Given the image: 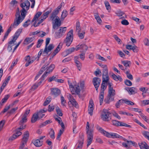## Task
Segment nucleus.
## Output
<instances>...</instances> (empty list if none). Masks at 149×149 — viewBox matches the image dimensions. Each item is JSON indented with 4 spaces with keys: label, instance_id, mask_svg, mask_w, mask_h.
Instances as JSON below:
<instances>
[{
    "label": "nucleus",
    "instance_id": "obj_3",
    "mask_svg": "<svg viewBox=\"0 0 149 149\" xmlns=\"http://www.w3.org/2000/svg\"><path fill=\"white\" fill-rule=\"evenodd\" d=\"M102 83L101 85V92L100 93L99 97L100 103V105L102 104L104 100V91L107 87L106 84H108V85L109 83H111V82L109 81V80L102 79Z\"/></svg>",
    "mask_w": 149,
    "mask_h": 149
},
{
    "label": "nucleus",
    "instance_id": "obj_27",
    "mask_svg": "<svg viewBox=\"0 0 149 149\" xmlns=\"http://www.w3.org/2000/svg\"><path fill=\"white\" fill-rule=\"evenodd\" d=\"M33 144L36 146L39 147L42 145V142L39 139H37L34 141Z\"/></svg>",
    "mask_w": 149,
    "mask_h": 149
},
{
    "label": "nucleus",
    "instance_id": "obj_20",
    "mask_svg": "<svg viewBox=\"0 0 149 149\" xmlns=\"http://www.w3.org/2000/svg\"><path fill=\"white\" fill-rule=\"evenodd\" d=\"M22 134V132L19 131L16 132V133L14 134L12 136L10 137L9 139V140L13 141L15 139L19 136Z\"/></svg>",
    "mask_w": 149,
    "mask_h": 149
},
{
    "label": "nucleus",
    "instance_id": "obj_49",
    "mask_svg": "<svg viewBox=\"0 0 149 149\" xmlns=\"http://www.w3.org/2000/svg\"><path fill=\"white\" fill-rule=\"evenodd\" d=\"M104 3L106 9L108 10L111 9V7L109 2L107 1H106Z\"/></svg>",
    "mask_w": 149,
    "mask_h": 149
},
{
    "label": "nucleus",
    "instance_id": "obj_31",
    "mask_svg": "<svg viewBox=\"0 0 149 149\" xmlns=\"http://www.w3.org/2000/svg\"><path fill=\"white\" fill-rule=\"evenodd\" d=\"M27 116L25 115H23L22 117V120L20 121L19 123V125H22V124H24V123L26 122L27 121Z\"/></svg>",
    "mask_w": 149,
    "mask_h": 149
},
{
    "label": "nucleus",
    "instance_id": "obj_48",
    "mask_svg": "<svg viewBox=\"0 0 149 149\" xmlns=\"http://www.w3.org/2000/svg\"><path fill=\"white\" fill-rule=\"evenodd\" d=\"M142 134L149 141V132L147 131H144Z\"/></svg>",
    "mask_w": 149,
    "mask_h": 149
},
{
    "label": "nucleus",
    "instance_id": "obj_53",
    "mask_svg": "<svg viewBox=\"0 0 149 149\" xmlns=\"http://www.w3.org/2000/svg\"><path fill=\"white\" fill-rule=\"evenodd\" d=\"M124 103L128 105H132L134 104V103L133 102L130 101L127 99L124 100Z\"/></svg>",
    "mask_w": 149,
    "mask_h": 149
},
{
    "label": "nucleus",
    "instance_id": "obj_21",
    "mask_svg": "<svg viewBox=\"0 0 149 149\" xmlns=\"http://www.w3.org/2000/svg\"><path fill=\"white\" fill-rule=\"evenodd\" d=\"M58 14V11L57 10H54L51 14L50 18L52 21H54L56 18L57 15Z\"/></svg>",
    "mask_w": 149,
    "mask_h": 149
},
{
    "label": "nucleus",
    "instance_id": "obj_7",
    "mask_svg": "<svg viewBox=\"0 0 149 149\" xmlns=\"http://www.w3.org/2000/svg\"><path fill=\"white\" fill-rule=\"evenodd\" d=\"M20 20V17L19 16V17L17 18L15 17L14 20L13 24L11 25L10 26L6 32L9 33L11 30L12 28L16 27L22 22Z\"/></svg>",
    "mask_w": 149,
    "mask_h": 149
},
{
    "label": "nucleus",
    "instance_id": "obj_18",
    "mask_svg": "<svg viewBox=\"0 0 149 149\" xmlns=\"http://www.w3.org/2000/svg\"><path fill=\"white\" fill-rule=\"evenodd\" d=\"M63 44V43L62 42H60L59 43L57 47L55 49L52 54V57L54 56L62 48Z\"/></svg>",
    "mask_w": 149,
    "mask_h": 149
},
{
    "label": "nucleus",
    "instance_id": "obj_17",
    "mask_svg": "<svg viewBox=\"0 0 149 149\" xmlns=\"http://www.w3.org/2000/svg\"><path fill=\"white\" fill-rule=\"evenodd\" d=\"M52 94L55 97H57L61 93L60 89L56 88L51 89Z\"/></svg>",
    "mask_w": 149,
    "mask_h": 149
},
{
    "label": "nucleus",
    "instance_id": "obj_8",
    "mask_svg": "<svg viewBox=\"0 0 149 149\" xmlns=\"http://www.w3.org/2000/svg\"><path fill=\"white\" fill-rule=\"evenodd\" d=\"M112 85V84L111 83H108L109 89L108 96L109 97V99H111V101L113 100L114 97H113L116 95L115 90L111 87Z\"/></svg>",
    "mask_w": 149,
    "mask_h": 149
},
{
    "label": "nucleus",
    "instance_id": "obj_58",
    "mask_svg": "<svg viewBox=\"0 0 149 149\" xmlns=\"http://www.w3.org/2000/svg\"><path fill=\"white\" fill-rule=\"evenodd\" d=\"M55 108V107L52 104L49 105L48 106V111L49 112H51Z\"/></svg>",
    "mask_w": 149,
    "mask_h": 149
},
{
    "label": "nucleus",
    "instance_id": "obj_51",
    "mask_svg": "<svg viewBox=\"0 0 149 149\" xmlns=\"http://www.w3.org/2000/svg\"><path fill=\"white\" fill-rule=\"evenodd\" d=\"M61 105L63 106H65V104L66 103V100H65L64 97L63 96H61Z\"/></svg>",
    "mask_w": 149,
    "mask_h": 149
},
{
    "label": "nucleus",
    "instance_id": "obj_33",
    "mask_svg": "<svg viewBox=\"0 0 149 149\" xmlns=\"http://www.w3.org/2000/svg\"><path fill=\"white\" fill-rule=\"evenodd\" d=\"M45 19H43V18H42L41 17H40L38 19L39 22L38 23H37V24H36V21H35V22L33 24V26L35 27H36L38 26H39V24L42 23Z\"/></svg>",
    "mask_w": 149,
    "mask_h": 149
},
{
    "label": "nucleus",
    "instance_id": "obj_47",
    "mask_svg": "<svg viewBox=\"0 0 149 149\" xmlns=\"http://www.w3.org/2000/svg\"><path fill=\"white\" fill-rule=\"evenodd\" d=\"M56 111L57 114L60 116H61L63 115L60 109L58 107L56 108Z\"/></svg>",
    "mask_w": 149,
    "mask_h": 149
},
{
    "label": "nucleus",
    "instance_id": "obj_61",
    "mask_svg": "<svg viewBox=\"0 0 149 149\" xmlns=\"http://www.w3.org/2000/svg\"><path fill=\"white\" fill-rule=\"evenodd\" d=\"M39 86L36 83H35L33 86H32L31 89L30 90L31 91H34L36 90L38 87Z\"/></svg>",
    "mask_w": 149,
    "mask_h": 149
},
{
    "label": "nucleus",
    "instance_id": "obj_4",
    "mask_svg": "<svg viewBox=\"0 0 149 149\" xmlns=\"http://www.w3.org/2000/svg\"><path fill=\"white\" fill-rule=\"evenodd\" d=\"M73 39V30L72 29L68 33L66 37L64 40V43L65 44L66 46L69 47L72 43Z\"/></svg>",
    "mask_w": 149,
    "mask_h": 149
},
{
    "label": "nucleus",
    "instance_id": "obj_50",
    "mask_svg": "<svg viewBox=\"0 0 149 149\" xmlns=\"http://www.w3.org/2000/svg\"><path fill=\"white\" fill-rule=\"evenodd\" d=\"M77 34L79 38L81 39H82L84 37L85 32H82V33H80V32H78Z\"/></svg>",
    "mask_w": 149,
    "mask_h": 149
},
{
    "label": "nucleus",
    "instance_id": "obj_41",
    "mask_svg": "<svg viewBox=\"0 0 149 149\" xmlns=\"http://www.w3.org/2000/svg\"><path fill=\"white\" fill-rule=\"evenodd\" d=\"M123 103H124V100H120L116 103V108H118L120 106V105Z\"/></svg>",
    "mask_w": 149,
    "mask_h": 149
},
{
    "label": "nucleus",
    "instance_id": "obj_60",
    "mask_svg": "<svg viewBox=\"0 0 149 149\" xmlns=\"http://www.w3.org/2000/svg\"><path fill=\"white\" fill-rule=\"evenodd\" d=\"M68 83L69 86L70 88V90L71 91L74 92L73 89H74V87L73 85L70 82V81L69 80L68 81Z\"/></svg>",
    "mask_w": 149,
    "mask_h": 149
},
{
    "label": "nucleus",
    "instance_id": "obj_44",
    "mask_svg": "<svg viewBox=\"0 0 149 149\" xmlns=\"http://www.w3.org/2000/svg\"><path fill=\"white\" fill-rule=\"evenodd\" d=\"M74 62L79 70H81V62L79 61H76Z\"/></svg>",
    "mask_w": 149,
    "mask_h": 149
},
{
    "label": "nucleus",
    "instance_id": "obj_63",
    "mask_svg": "<svg viewBox=\"0 0 149 149\" xmlns=\"http://www.w3.org/2000/svg\"><path fill=\"white\" fill-rule=\"evenodd\" d=\"M125 84L127 86H130L132 85V82L129 80L126 79L124 81Z\"/></svg>",
    "mask_w": 149,
    "mask_h": 149
},
{
    "label": "nucleus",
    "instance_id": "obj_56",
    "mask_svg": "<svg viewBox=\"0 0 149 149\" xmlns=\"http://www.w3.org/2000/svg\"><path fill=\"white\" fill-rule=\"evenodd\" d=\"M49 73V72L46 70L41 77V79L42 80H44L45 79V77H46L47 76L48 74Z\"/></svg>",
    "mask_w": 149,
    "mask_h": 149
},
{
    "label": "nucleus",
    "instance_id": "obj_16",
    "mask_svg": "<svg viewBox=\"0 0 149 149\" xmlns=\"http://www.w3.org/2000/svg\"><path fill=\"white\" fill-rule=\"evenodd\" d=\"M47 111V109L44 108L43 109H40L39 111L36 112V113L37 114L39 119H40L44 116L45 115V114L43 113L46 112Z\"/></svg>",
    "mask_w": 149,
    "mask_h": 149
},
{
    "label": "nucleus",
    "instance_id": "obj_39",
    "mask_svg": "<svg viewBox=\"0 0 149 149\" xmlns=\"http://www.w3.org/2000/svg\"><path fill=\"white\" fill-rule=\"evenodd\" d=\"M54 68L55 65L54 64H51L49 67L47 69V71L50 73V72L52 71Z\"/></svg>",
    "mask_w": 149,
    "mask_h": 149
},
{
    "label": "nucleus",
    "instance_id": "obj_14",
    "mask_svg": "<svg viewBox=\"0 0 149 149\" xmlns=\"http://www.w3.org/2000/svg\"><path fill=\"white\" fill-rule=\"evenodd\" d=\"M100 79L98 77H95L93 79V83L96 90L98 92V89L100 86Z\"/></svg>",
    "mask_w": 149,
    "mask_h": 149
},
{
    "label": "nucleus",
    "instance_id": "obj_57",
    "mask_svg": "<svg viewBox=\"0 0 149 149\" xmlns=\"http://www.w3.org/2000/svg\"><path fill=\"white\" fill-rule=\"evenodd\" d=\"M49 73V72L46 70L41 77V79L42 80H44L45 79V77H46L47 76L48 74Z\"/></svg>",
    "mask_w": 149,
    "mask_h": 149
},
{
    "label": "nucleus",
    "instance_id": "obj_45",
    "mask_svg": "<svg viewBox=\"0 0 149 149\" xmlns=\"http://www.w3.org/2000/svg\"><path fill=\"white\" fill-rule=\"evenodd\" d=\"M75 49V48L74 47H72L67 50L66 51V52L67 54H69L74 52Z\"/></svg>",
    "mask_w": 149,
    "mask_h": 149
},
{
    "label": "nucleus",
    "instance_id": "obj_29",
    "mask_svg": "<svg viewBox=\"0 0 149 149\" xmlns=\"http://www.w3.org/2000/svg\"><path fill=\"white\" fill-rule=\"evenodd\" d=\"M84 139H81V140H79L78 143V146L76 149H81L83 144Z\"/></svg>",
    "mask_w": 149,
    "mask_h": 149
},
{
    "label": "nucleus",
    "instance_id": "obj_42",
    "mask_svg": "<svg viewBox=\"0 0 149 149\" xmlns=\"http://www.w3.org/2000/svg\"><path fill=\"white\" fill-rule=\"evenodd\" d=\"M127 77L130 79L132 80L133 79L132 75L130 73L129 71H127L125 72Z\"/></svg>",
    "mask_w": 149,
    "mask_h": 149
},
{
    "label": "nucleus",
    "instance_id": "obj_13",
    "mask_svg": "<svg viewBox=\"0 0 149 149\" xmlns=\"http://www.w3.org/2000/svg\"><path fill=\"white\" fill-rule=\"evenodd\" d=\"M68 99L69 102H68L69 104H71L72 105L76 108L78 107V104L75 100L73 98V97L70 94L68 95Z\"/></svg>",
    "mask_w": 149,
    "mask_h": 149
},
{
    "label": "nucleus",
    "instance_id": "obj_26",
    "mask_svg": "<svg viewBox=\"0 0 149 149\" xmlns=\"http://www.w3.org/2000/svg\"><path fill=\"white\" fill-rule=\"evenodd\" d=\"M137 90L136 88L134 87L130 88L128 91L130 95L134 94L137 93Z\"/></svg>",
    "mask_w": 149,
    "mask_h": 149
},
{
    "label": "nucleus",
    "instance_id": "obj_55",
    "mask_svg": "<svg viewBox=\"0 0 149 149\" xmlns=\"http://www.w3.org/2000/svg\"><path fill=\"white\" fill-rule=\"evenodd\" d=\"M9 96L8 95H6L5 96V97L3 98L1 100L2 103V104L5 102L8 99Z\"/></svg>",
    "mask_w": 149,
    "mask_h": 149
},
{
    "label": "nucleus",
    "instance_id": "obj_34",
    "mask_svg": "<svg viewBox=\"0 0 149 149\" xmlns=\"http://www.w3.org/2000/svg\"><path fill=\"white\" fill-rule=\"evenodd\" d=\"M51 10L48 11L44 13L41 17L43 19H46L48 16L49 14L51 12Z\"/></svg>",
    "mask_w": 149,
    "mask_h": 149
},
{
    "label": "nucleus",
    "instance_id": "obj_23",
    "mask_svg": "<svg viewBox=\"0 0 149 149\" xmlns=\"http://www.w3.org/2000/svg\"><path fill=\"white\" fill-rule=\"evenodd\" d=\"M139 144L141 149H149V146L145 142L139 143Z\"/></svg>",
    "mask_w": 149,
    "mask_h": 149
},
{
    "label": "nucleus",
    "instance_id": "obj_35",
    "mask_svg": "<svg viewBox=\"0 0 149 149\" xmlns=\"http://www.w3.org/2000/svg\"><path fill=\"white\" fill-rule=\"evenodd\" d=\"M14 105V104L13 103L10 105L5 106V108L3 109V111H2V113H4L6 112L10 108V107H13Z\"/></svg>",
    "mask_w": 149,
    "mask_h": 149
},
{
    "label": "nucleus",
    "instance_id": "obj_2",
    "mask_svg": "<svg viewBox=\"0 0 149 149\" xmlns=\"http://www.w3.org/2000/svg\"><path fill=\"white\" fill-rule=\"evenodd\" d=\"M97 129L101 133L108 137L111 138L113 139L119 138L122 139L124 141L126 140L125 139L119 135L117 133H109L100 127H97Z\"/></svg>",
    "mask_w": 149,
    "mask_h": 149
},
{
    "label": "nucleus",
    "instance_id": "obj_1",
    "mask_svg": "<svg viewBox=\"0 0 149 149\" xmlns=\"http://www.w3.org/2000/svg\"><path fill=\"white\" fill-rule=\"evenodd\" d=\"M20 3V6L22 9L20 12L19 8H17L15 17H20V20L22 21L26 15L27 11L29 8L30 4L28 0H21Z\"/></svg>",
    "mask_w": 149,
    "mask_h": 149
},
{
    "label": "nucleus",
    "instance_id": "obj_10",
    "mask_svg": "<svg viewBox=\"0 0 149 149\" xmlns=\"http://www.w3.org/2000/svg\"><path fill=\"white\" fill-rule=\"evenodd\" d=\"M110 114V113L108 110L104 109L101 115V118L104 121H108L109 120V118L110 119H111L109 116Z\"/></svg>",
    "mask_w": 149,
    "mask_h": 149
},
{
    "label": "nucleus",
    "instance_id": "obj_59",
    "mask_svg": "<svg viewBox=\"0 0 149 149\" xmlns=\"http://www.w3.org/2000/svg\"><path fill=\"white\" fill-rule=\"evenodd\" d=\"M18 60L16 59V60L13 61L12 62V64L9 68V69L11 70L14 67V66L17 63Z\"/></svg>",
    "mask_w": 149,
    "mask_h": 149
},
{
    "label": "nucleus",
    "instance_id": "obj_46",
    "mask_svg": "<svg viewBox=\"0 0 149 149\" xmlns=\"http://www.w3.org/2000/svg\"><path fill=\"white\" fill-rule=\"evenodd\" d=\"M20 126L16 129V132L17 131H20L24 129L26 126V125L24 124H22V125H20Z\"/></svg>",
    "mask_w": 149,
    "mask_h": 149
},
{
    "label": "nucleus",
    "instance_id": "obj_11",
    "mask_svg": "<svg viewBox=\"0 0 149 149\" xmlns=\"http://www.w3.org/2000/svg\"><path fill=\"white\" fill-rule=\"evenodd\" d=\"M102 67L103 68L102 79L109 80V77L108 75V70L107 65H102Z\"/></svg>",
    "mask_w": 149,
    "mask_h": 149
},
{
    "label": "nucleus",
    "instance_id": "obj_9",
    "mask_svg": "<svg viewBox=\"0 0 149 149\" xmlns=\"http://www.w3.org/2000/svg\"><path fill=\"white\" fill-rule=\"evenodd\" d=\"M29 133L28 131H26L23 135V137L22 139V144L20 146L19 149H23L24 147V145L27 142L29 139Z\"/></svg>",
    "mask_w": 149,
    "mask_h": 149
},
{
    "label": "nucleus",
    "instance_id": "obj_25",
    "mask_svg": "<svg viewBox=\"0 0 149 149\" xmlns=\"http://www.w3.org/2000/svg\"><path fill=\"white\" fill-rule=\"evenodd\" d=\"M111 76L113 79L116 81H118L119 80L121 81L123 80L122 78L120 76L118 75L117 76L113 73L112 74Z\"/></svg>",
    "mask_w": 149,
    "mask_h": 149
},
{
    "label": "nucleus",
    "instance_id": "obj_64",
    "mask_svg": "<svg viewBox=\"0 0 149 149\" xmlns=\"http://www.w3.org/2000/svg\"><path fill=\"white\" fill-rule=\"evenodd\" d=\"M112 124L114 125L118 126L119 124V121L116 120H113L112 121Z\"/></svg>",
    "mask_w": 149,
    "mask_h": 149
},
{
    "label": "nucleus",
    "instance_id": "obj_19",
    "mask_svg": "<svg viewBox=\"0 0 149 149\" xmlns=\"http://www.w3.org/2000/svg\"><path fill=\"white\" fill-rule=\"evenodd\" d=\"M74 88V92L71 91L72 94H74V93L75 92L77 95H78L79 96H80L79 93L80 91V89L79 86L78 85H75L73 86Z\"/></svg>",
    "mask_w": 149,
    "mask_h": 149
},
{
    "label": "nucleus",
    "instance_id": "obj_43",
    "mask_svg": "<svg viewBox=\"0 0 149 149\" xmlns=\"http://www.w3.org/2000/svg\"><path fill=\"white\" fill-rule=\"evenodd\" d=\"M94 16L98 23L99 24H101L102 22V21L99 16L98 14H97V15H95Z\"/></svg>",
    "mask_w": 149,
    "mask_h": 149
},
{
    "label": "nucleus",
    "instance_id": "obj_15",
    "mask_svg": "<svg viewBox=\"0 0 149 149\" xmlns=\"http://www.w3.org/2000/svg\"><path fill=\"white\" fill-rule=\"evenodd\" d=\"M54 46L52 44H50L48 46H45V49L43 51V53L47 54L48 52H50L54 48Z\"/></svg>",
    "mask_w": 149,
    "mask_h": 149
},
{
    "label": "nucleus",
    "instance_id": "obj_40",
    "mask_svg": "<svg viewBox=\"0 0 149 149\" xmlns=\"http://www.w3.org/2000/svg\"><path fill=\"white\" fill-rule=\"evenodd\" d=\"M17 39H16V38L13 37L11 40L8 42V45H11L12 46H14L15 45V42Z\"/></svg>",
    "mask_w": 149,
    "mask_h": 149
},
{
    "label": "nucleus",
    "instance_id": "obj_12",
    "mask_svg": "<svg viewBox=\"0 0 149 149\" xmlns=\"http://www.w3.org/2000/svg\"><path fill=\"white\" fill-rule=\"evenodd\" d=\"M54 22L53 25V28L55 30H57L61 25V23L59 17L57 16L53 21Z\"/></svg>",
    "mask_w": 149,
    "mask_h": 149
},
{
    "label": "nucleus",
    "instance_id": "obj_54",
    "mask_svg": "<svg viewBox=\"0 0 149 149\" xmlns=\"http://www.w3.org/2000/svg\"><path fill=\"white\" fill-rule=\"evenodd\" d=\"M68 15L67 12L66 10H63L62 12V14L61 15V18L62 19H64Z\"/></svg>",
    "mask_w": 149,
    "mask_h": 149
},
{
    "label": "nucleus",
    "instance_id": "obj_36",
    "mask_svg": "<svg viewBox=\"0 0 149 149\" xmlns=\"http://www.w3.org/2000/svg\"><path fill=\"white\" fill-rule=\"evenodd\" d=\"M123 64L126 67H129L131 64V63L130 61H122Z\"/></svg>",
    "mask_w": 149,
    "mask_h": 149
},
{
    "label": "nucleus",
    "instance_id": "obj_30",
    "mask_svg": "<svg viewBox=\"0 0 149 149\" xmlns=\"http://www.w3.org/2000/svg\"><path fill=\"white\" fill-rule=\"evenodd\" d=\"M37 57L36 56L33 57L31 59H30L29 62H27L25 64V66L26 67L28 66L29 65L33 62L35 60L37 59Z\"/></svg>",
    "mask_w": 149,
    "mask_h": 149
},
{
    "label": "nucleus",
    "instance_id": "obj_52",
    "mask_svg": "<svg viewBox=\"0 0 149 149\" xmlns=\"http://www.w3.org/2000/svg\"><path fill=\"white\" fill-rule=\"evenodd\" d=\"M54 132L53 130L51 129L49 134L50 135V137L52 139H54L55 138Z\"/></svg>",
    "mask_w": 149,
    "mask_h": 149
},
{
    "label": "nucleus",
    "instance_id": "obj_6",
    "mask_svg": "<svg viewBox=\"0 0 149 149\" xmlns=\"http://www.w3.org/2000/svg\"><path fill=\"white\" fill-rule=\"evenodd\" d=\"M66 29L65 27H60L59 29L55 32L54 35L55 38L56 39H58L62 37L64 35L66 31Z\"/></svg>",
    "mask_w": 149,
    "mask_h": 149
},
{
    "label": "nucleus",
    "instance_id": "obj_62",
    "mask_svg": "<svg viewBox=\"0 0 149 149\" xmlns=\"http://www.w3.org/2000/svg\"><path fill=\"white\" fill-rule=\"evenodd\" d=\"M93 138H88V139L87 141V146L88 147L91 143L93 141Z\"/></svg>",
    "mask_w": 149,
    "mask_h": 149
},
{
    "label": "nucleus",
    "instance_id": "obj_38",
    "mask_svg": "<svg viewBox=\"0 0 149 149\" xmlns=\"http://www.w3.org/2000/svg\"><path fill=\"white\" fill-rule=\"evenodd\" d=\"M119 126H124L130 128L131 127V126L130 125H128L125 123L119 121Z\"/></svg>",
    "mask_w": 149,
    "mask_h": 149
},
{
    "label": "nucleus",
    "instance_id": "obj_32",
    "mask_svg": "<svg viewBox=\"0 0 149 149\" xmlns=\"http://www.w3.org/2000/svg\"><path fill=\"white\" fill-rule=\"evenodd\" d=\"M76 31L77 33L80 32L81 28L79 21H77L76 24Z\"/></svg>",
    "mask_w": 149,
    "mask_h": 149
},
{
    "label": "nucleus",
    "instance_id": "obj_28",
    "mask_svg": "<svg viewBox=\"0 0 149 149\" xmlns=\"http://www.w3.org/2000/svg\"><path fill=\"white\" fill-rule=\"evenodd\" d=\"M42 14V12H38L35 15L34 18L32 21V22H33L35 21H36L38 18Z\"/></svg>",
    "mask_w": 149,
    "mask_h": 149
},
{
    "label": "nucleus",
    "instance_id": "obj_24",
    "mask_svg": "<svg viewBox=\"0 0 149 149\" xmlns=\"http://www.w3.org/2000/svg\"><path fill=\"white\" fill-rule=\"evenodd\" d=\"M37 114L35 113L33 115L31 119V122L32 123H35L38 120H39Z\"/></svg>",
    "mask_w": 149,
    "mask_h": 149
},
{
    "label": "nucleus",
    "instance_id": "obj_22",
    "mask_svg": "<svg viewBox=\"0 0 149 149\" xmlns=\"http://www.w3.org/2000/svg\"><path fill=\"white\" fill-rule=\"evenodd\" d=\"M35 39V37H34L30 38H26L25 39L24 41V44L25 45H27L32 42Z\"/></svg>",
    "mask_w": 149,
    "mask_h": 149
},
{
    "label": "nucleus",
    "instance_id": "obj_5",
    "mask_svg": "<svg viewBox=\"0 0 149 149\" xmlns=\"http://www.w3.org/2000/svg\"><path fill=\"white\" fill-rule=\"evenodd\" d=\"M93 125H90L88 122L86 123V131L87 135V138H93Z\"/></svg>",
    "mask_w": 149,
    "mask_h": 149
},
{
    "label": "nucleus",
    "instance_id": "obj_37",
    "mask_svg": "<svg viewBox=\"0 0 149 149\" xmlns=\"http://www.w3.org/2000/svg\"><path fill=\"white\" fill-rule=\"evenodd\" d=\"M22 29H18L16 32L15 36L14 37L16 38V39H17L20 35V34L22 32Z\"/></svg>",
    "mask_w": 149,
    "mask_h": 149
}]
</instances>
